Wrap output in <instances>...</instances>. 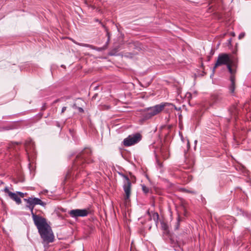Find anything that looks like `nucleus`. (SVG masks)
I'll return each instance as SVG.
<instances>
[{
  "label": "nucleus",
  "instance_id": "nucleus-10",
  "mask_svg": "<svg viewBox=\"0 0 251 251\" xmlns=\"http://www.w3.org/2000/svg\"><path fill=\"white\" fill-rule=\"evenodd\" d=\"M26 207L28 208L31 212V214L32 215V217L34 222V223H36L37 222L40 221V220L43 219L44 218L40 216L39 215H37L33 212V209L34 206H33L31 204L26 203Z\"/></svg>",
  "mask_w": 251,
  "mask_h": 251
},
{
  "label": "nucleus",
  "instance_id": "nucleus-11",
  "mask_svg": "<svg viewBox=\"0 0 251 251\" xmlns=\"http://www.w3.org/2000/svg\"><path fill=\"white\" fill-rule=\"evenodd\" d=\"M74 43L79 46L89 48L92 50H96L99 51H101L107 49V45H104L102 47L98 48L93 45H90V44H84V43H77L76 42H74Z\"/></svg>",
  "mask_w": 251,
  "mask_h": 251
},
{
  "label": "nucleus",
  "instance_id": "nucleus-13",
  "mask_svg": "<svg viewBox=\"0 0 251 251\" xmlns=\"http://www.w3.org/2000/svg\"><path fill=\"white\" fill-rule=\"evenodd\" d=\"M147 214L152 219L155 223H158L159 220V215L158 213L154 212H150L149 210L147 211Z\"/></svg>",
  "mask_w": 251,
  "mask_h": 251
},
{
  "label": "nucleus",
  "instance_id": "nucleus-31",
  "mask_svg": "<svg viewBox=\"0 0 251 251\" xmlns=\"http://www.w3.org/2000/svg\"><path fill=\"white\" fill-rule=\"evenodd\" d=\"M187 95L188 96V97H191V94L190 93H187Z\"/></svg>",
  "mask_w": 251,
  "mask_h": 251
},
{
  "label": "nucleus",
  "instance_id": "nucleus-30",
  "mask_svg": "<svg viewBox=\"0 0 251 251\" xmlns=\"http://www.w3.org/2000/svg\"><path fill=\"white\" fill-rule=\"evenodd\" d=\"M59 100H59V99H57V100H55L53 101V103H56L58 102Z\"/></svg>",
  "mask_w": 251,
  "mask_h": 251
},
{
  "label": "nucleus",
  "instance_id": "nucleus-6",
  "mask_svg": "<svg viewBox=\"0 0 251 251\" xmlns=\"http://www.w3.org/2000/svg\"><path fill=\"white\" fill-rule=\"evenodd\" d=\"M118 174L124 179L123 189L126 194L125 199L126 200H127L129 199L131 194V181L128 176L126 175L121 172H118Z\"/></svg>",
  "mask_w": 251,
  "mask_h": 251
},
{
  "label": "nucleus",
  "instance_id": "nucleus-14",
  "mask_svg": "<svg viewBox=\"0 0 251 251\" xmlns=\"http://www.w3.org/2000/svg\"><path fill=\"white\" fill-rule=\"evenodd\" d=\"M119 47H118L117 48H115L113 49H112L109 52V55L110 56H117L118 55L117 53L118 50H119Z\"/></svg>",
  "mask_w": 251,
  "mask_h": 251
},
{
  "label": "nucleus",
  "instance_id": "nucleus-8",
  "mask_svg": "<svg viewBox=\"0 0 251 251\" xmlns=\"http://www.w3.org/2000/svg\"><path fill=\"white\" fill-rule=\"evenodd\" d=\"M222 100L223 96L221 93L215 92L211 95L210 102L212 105L219 104L222 102Z\"/></svg>",
  "mask_w": 251,
  "mask_h": 251
},
{
  "label": "nucleus",
  "instance_id": "nucleus-1",
  "mask_svg": "<svg viewBox=\"0 0 251 251\" xmlns=\"http://www.w3.org/2000/svg\"><path fill=\"white\" fill-rule=\"evenodd\" d=\"M38 232L43 240V244H48L52 243L54 236L50 226L47 223L46 219L43 218L34 223Z\"/></svg>",
  "mask_w": 251,
  "mask_h": 251
},
{
  "label": "nucleus",
  "instance_id": "nucleus-15",
  "mask_svg": "<svg viewBox=\"0 0 251 251\" xmlns=\"http://www.w3.org/2000/svg\"><path fill=\"white\" fill-rule=\"evenodd\" d=\"M142 189L143 192L145 194H147L150 192V189L146 186L144 184L142 185Z\"/></svg>",
  "mask_w": 251,
  "mask_h": 251
},
{
  "label": "nucleus",
  "instance_id": "nucleus-21",
  "mask_svg": "<svg viewBox=\"0 0 251 251\" xmlns=\"http://www.w3.org/2000/svg\"><path fill=\"white\" fill-rule=\"evenodd\" d=\"M4 192L7 194H8V196H9L10 193H12V192L10 191L8 188L7 187H6L4 190Z\"/></svg>",
  "mask_w": 251,
  "mask_h": 251
},
{
  "label": "nucleus",
  "instance_id": "nucleus-22",
  "mask_svg": "<svg viewBox=\"0 0 251 251\" xmlns=\"http://www.w3.org/2000/svg\"><path fill=\"white\" fill-rule=\"evenodd\" d=\"M185 191L187 193H191V194H197V192L195 191H192V190H185Z\"/></svg>",
  "mask_w": 251,
  "mask_h": 251
},
{
  "label": "nucleus",
  "instance_id": "nucleus-28",
  "mask_svg": "<svg viewBox=\"0 0 251 251\" xmlns=\"http://www.w3.org/2000/svg\"><path fill=\"white\" fill-rule=\"evenodd\" d=\"M157 164L160 167H162V163H160L158 160H157Z\"/></svg>",
  "mask_w": 251,
  "mask_h": 251
},
{
  "label": "nucleus",
  "instance_id": "nucleus-26",
  "mask_svg": "<svg viewBox=\"0 0 251 251\" xmlns=\"http://www.w3.org/2000/svg\"><path fill=\"white\" fill-rule=\"evenodd\" d=\"M77 109L78 112H81V113L84 112V110L82 107H78L77 108Z\"/></svg>",
  "mask_w": 251,
  "mask_h": 251
},
{
  "label": "nucleus",
  "instance_id": "nucleus-25",
  "mask_svg": "<svg viewBox=\"0 0 251 251\" xmlns=\"http://www.w3.org/2000/svg\"><path fill=\"white\" fill-rule=\"evenodd\" d=\"M245 36V33H241L239 34V37H238V38L239 39H242L243 38H244Z\"/></svg>",
  "mask_w": 251,
  "mask_h": 251
},
{
  "label": "nucleus",
  "instance_id": "nucleus-23",
  "mask_svg": "<svg viewBox=\"0 0 251 251\" xmlns=\"http://www.w3.org/2000/svg\"><path fill=\"white\" fill-rule=\"evenodd\" d=\"M17 194L20 196L21 198H24L25 194L21 192H17Z\"/></svg>",
  "mask_w": 251,
  "mask_h": 251
},
{
  "label": "nucleus",
  "instance_id": "nucleus-3",
  "mask_svg": "<svg viewBox=\"0 0 251 251\" xmlns=\"http://www.w3.org/2000/svg\"><path fill=\"white\" fill-rule=\"evenodd\" d=\"M173 106L176 110H179L180 108H177L175 105L168 102H161L153 106L146 108L141 111V115L143 120H147L152 117L160 113L166 106Z\"/></svg>",
  "mask_w": 251,
  "mask_h": 251
},
{
  "label": "nucleus",
  "instance_id": "nucleus-18",
  "mask_svg": "<svg viewBox=\"0 0 251 251\" xmlns=\"http://www.w3.org/2000/svg\"><path fill=\"white\" fill-rule=\"evenodd\" d=\"M123 56L126 58H132L133 57L134 54L131 52H126Z\"/></svg>",
  "mask_w": 251,
  "mask_h": 251
},
{
  "label": "nucleus",
  "instance_id": "nucleus-12",
  "mask_svg": "<svg viewBox=\"0 0 251 251\" xmlns=\"http://www.w3.org/2000/svg\"><path fill=\"white\" fill-rule=\"evenodd\" d=\"M9 197L19 204L22 202L20 198L18 196L17 193H10Z\"/></svg>",
  "mask_w": 251,
  "mask_h": 251
},
{
  "label": "nucleus",
  "instance_id": "nucleus-29",
  "mask_svg": "<svg viewBox=\"0 0 251 251\" xmlns=\"http://www.w3.org/2000/svg\"><path fill=\"white\" fill-rule=\"evenodd\" d=\"M109 41H110V39H107V41H106V42L105 43V45H107V47H108V45L109 44Z\"/></svg>",
  "mask_w": 251,
  "mask_h": 251
},
{
  "label": "nucleus",
  "instance_id": "nucleus-7",
  "mask_svg": "<svg viewBox=\"0 0 251 251\" xmlns=\"http://www.w3.org/2000/svg\"><path fill=\"white\" fill-rule=\"evenodd\" d=\"M68 213L72 218H77L79 217L87 216L89 214V211L86 209H75L70 210Z\"/></svg>",
  "mask_w": 251,
  "mask_h": 251
},
{
  "label": "nucleus",
  "instance_id": "nucleus-33",
  "mask_svg": "<svg viewBox=\"0 0 251 251\" xmlns=\"http://www.w3.org/2000/svg\"><path fill=\"white\" fill-rule=\"evenodd\" d=\"M70 175H71V174H70V173L68 172V173L67 174V176H68Z\"/></svg>",
  "mask_w": 251,
  "mask_h": 251
},
{
  "label": "nucleus",
  "instance_id": "nucleus-17",
  "mask_svg": "<svg viewBox=\"0 0 251 251\" xmlns=\"http://www.w3.org/2000/svg\"><path fill=\"white\" fill-rule=\"evenodd\" d=\"M231 64V63L229 64L228 65L226 66V67L230 74L231 75H233L234 74H235V71L232 69Z\"/></svg>",
  "mask_w": 251,
  "mask_h": 251
},
{
  "label": "nucleus",
  "instance_id": "nucleus-24",
  "mask_svg": "<svg viewBox=\"0 0 251 251\" xmlns=\"http://www.w3.org/2000/svg\"><path fill=\"white\" fill-rule=\"evenodd\" d=\"M230 79L231 81V83H235V77L233 75H231V76L230 77Z\"/></svg>",
  "mask_w": 251,
  "mask_h": 251
},
{
  "label": "nucleus",
  "instance_id": "nucleus-16",
  "mask_svg": "<svg viewBox=\"0 0 251 251\" xmlns=\"http://www.w3.org/2000/svg\"><path fill=\"white\" fill-rule=\"evenodd\" d=\"M180 217L178 215L177 217V221L176 223L175 226V229L177 230L178 229L180 226Z\"/></svg>",
  "mask_w": 251,
  "mask_h": 251
},
{
  "label": "nucleus",
  "instance_id": "nucleus-32",
  "mask_svg": "<svg viewBox=\"0 0 251 251\" xmlns=\"http://www.w3.org/2000/svg\"><path fill=\"white\" fill-rule=\"evenodd\" d=\"M56 125L57 126H58L59 127L60 126L59 125V123L58 122H56Z\"/></svg>",
  "mask_w": 251,
  "mask_h": 251
},
{
  "label": "nucleus",
  "instance_id": "nucleus-5",
  "mask_svg": "<svg viewBox=\"0 0 251 251\" xmlns=\"http://www.w3.org/2000/svg\"><path fill=\"white\" fill-rule=\"evenodd\" d=\"M142 136L139 133L129 135L124 140L123 145L126 147L134 145L139 142L142 140Z\"/></svg>",
  "mask_w": 251,
  "mask_h": 251
},
{
  "label": "nucleus",
  "instance_id": "nucleus-4",
  "mask_svg": "<svg viewBox=\"0 0 251 251\" xmlns=\"http://www.w3.org/2000/svg\"><path fill=\"white\" fill-rule=\"evenodd\" d=\"M232 61L230 59V55L229 54L222 53H220L217 57V60L213 67V71L214 72L215 69L218 66L222 65H228L231 63Z\"/></svg>",
  "mask_w": 251,
  "mask_h": 251
},
{
  "label": "nucleus",
  "instance_id": "nucleus-19",
  "mask_svg": "<svg viewBox=\"0 0 251 251\" xmlns=\"http://www.w3.org/2000/svg\"><path fill=\"white\" fill-rule=\"evenodd\" d=\"M229 90L231 93H233L235 90V83H231V85L229 87Z\"/></svg>",
  "mask_w": 251,
  "mask_h": 251
},
{
  "label": "nucleus",
  "instance_id": "nucleus-27",
  "mask_svg": "<svg viewBox=\"0 0 251 251\" xmlns=\"http://www.w3.org/2000/svg\"><path fill=\"white\" fill-rule=\"evenodd\" d=\"M66 109L67 107L66 106L63 107L61 110V114L64 113L66 111Z\"/></svg>",
  "mask_w": 251,
  "mask_h": 251
},
{
  "label": "nucleus",
  "instance_id": "nucleus-2",
  "mask_svg": "<svg viewBox=\"0 0 251 251\" xmlns=\"http://www.w3.org/2000/svg\"><path fill=\"white\" fill-rule=\"evenodd\" d=\"M92 151L90 148H85L80 153L77 154L73 163V169L81 171L86 166L93 161L91 156Z\"/></svg>",
  "mask_w": 251,
  "mask_h": 251
},
{
  "label": "nucleus",
  "instance_id": "nucleus-20",
  "mask_svg": "<svg viewBox=\"0 0 251 251\" xmlns=\"http://www.w3.org/2000/svg\"><path fill=\"white\" fill-rule=\"evenodd\" d=\"M101 24L102 26L105 28V30L106 31V36H107V39H110V33L108 31L107 28L102 24Z\"/></svg>",
  "mask_w": 251,
  "mask_h": 251
},
{
  "label": "nucleus",
  "instance_id": "nucleus-9",
  "mask_svg": "<svg viewBox=\"0 0 251 251\" xmlns=\"http://www.w3.org/2000/svg\"><path fill=\"white\" fill-rule=\"evenodd\" d=\"M24 201L26 203L31 204L33 206L37 204H39L42 206H45L46 204L43 201H42L40 199L37 198L29 197L27 199H24Z\"/></svg>",
  "mask_w": 251,
  "mask_h": 251
}]
</instances>
